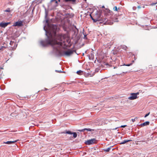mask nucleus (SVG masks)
Returning a JSON list of instances; mask_svg holds the SVG:
<instances>
[{
    "label": "nucleus",
    "mask_w": 157,
    "mask_h": 157,
    "mask_svg": "<svg viewBox=\"0 0 157 157\" xmlns=\"http://www.w3.org/2000/svg\"><path fill=\"white\" fill-rule=\"evenodd\" d=\"M48 13L45 10V18L46 25L44 27V29L45 31V35L47 38L44 40H41L40 43L43 47H46L50 45L53 48L54 51L60 56H69L74 52L75 53V50L69 49L67 51H61L60 47L63 46L64 47H70L71 40L70 38L66 34H59L56 35V32L57 30V25L54 24H50L48 20L47 19Z\"/></svg>",
    "instance_id": "obj_1"
},
{
    "label": "nucleus",
    "mask_w": 157,
    "mask_h": 157,
    "mask_svg": "<svg viewBox=\"0 0 157 157\" xmlns=\"http://www.w3.org/2000/svg\"><path fill=\"white\" fill-rule=\"evenodd\" d=\"M95 18H94L93 20L94 22H96L98 21L102 20L103 21H105V24H108L111 25L113 24V22L110 21L109 20H108V17L106 18L105 17H103V18L101 17V15L100 13H98L97 11H96L95 15L94 16Z\"/></svg>",
    "instance_id": "obj_2"
},
{
    "label": "nucleus",
    "mask_w": 157,
    "mask_h": 157,
    "mask_svg": "<svg viewBox=\"0 0 157 157\" xmlns=\"http://www.w3.org/2000/svg\"><path fill=\"white\" fill-rule=\"evenodd\" d=\"M60 0H51L49 4V6L51 7L52 9L56 7L58 4V2H59Z\"/></svg>",
    "instance_id": "obj_3"
},
{
    "label": "nucleus",
    "mask_w": 157,
    "mask_h": 157,
    "mask_svg": "<svg viewBox=\"0 0 157 157\" xmlns=\"http://www.w3.org/2000/svg\"><path fill=\"white\" fill-rule=\"evenodd\" d=\"M97 140L94 138L91 139L86 141L85 144L87 145H90L96 143Z\"/></svg>",
    "instance_id": "obj_4"
},
{
    "label": "nucleus",
    "mask_w": 157,
    "mask_h": 157,
    "mask_svg": "<svg viewBox=\"0 0 157 157\" xmlns=\"http://www.w3.org/2000/svg\"><path fill=\"white\" fill-rule=\"evenodd\" d=\"M131 96L128 98L129 99L132 100L137 98V97L136 95V94L133 93H131Z\"/></svg>",
    "instance_id": "obj_5"
},
{
    "label": "nucleus",
    "mask_w": 157,
    "mask_h": 157,
    "mask_svg": "<svg viewBox=\"0 0 157 157\" xmlns=\"http://www.w3.org/2000/svg\"><path fill=\"white\" fill-rule=\"evenodd\" d=\"M10 23V22H1L0 23V26L2 28H5L7 26V25Z\"/></svg>",
    "instance_id": "obj_6"
},
{
    "label": "nucleus",
    "mask_w": 157,
    "mask_h": 157,
    "mask_svg": "<svg viewBox=\"0 0 157 157\" xmlns=\"http://www.w3.org/2000/svg\"><path fill=\"white\" fill-rule=\"evenodd\" d=\"M23 25L22 22L21 21H17L15 23L14 25L15 26H21Z\"/></svg>",
    "instance_id": "obj_7"
},
{
    "label": "nucleus",
    "mask_w": 157,
    "mask_h": 157,
    "mask_svg": "<svg viewBox=\"0 0 157 157\" xmlns=\"http://www.w3.org/2000/svg\"><path fill=\"white\" fill-rule=\"evenodd\" d=\"M78 130L81 132H84V131H85V130L89 131L90 132H91V131H94V129H91L90 128H85L83 129H81V130Z\"/></svg>",
    "instance_id": "obj_8"
},
{
    "label": "nucleus",
    "mask_w": 157,
    "mask_h": 157,
    "mask_svg": "<svg viewBox=\"0 0 157 157\" xmlns=\"http://www.w3.org/2000/svg\"><path fill=\"white\" fill-rule=\"evenodd\" d=\"M17 141V140H14V141H7L6 142H4V143L10 144H12L13 143H14L16 142Z\"/></svg>",
    "instance_id": "obj_9"
},
{
    "label": "nucleus",
    "mask_w": 157,
    "mask_h": 157,
    "mask_svg": "<svg viewBox=\"0 0 157 157\" xmlns=\"http://www.w3.org/2000/svg\"><path fill=\"white\" fill-rule=\"evenodd\" d=\"M149 122L147 121L144 122L142 124H141V126H145L147 125H148L149 124Z\"/></svg>",
    "instance_id": "obj_10"
},
{
    "label": "nucleus",
    "mask_w": 157,
    "mask_h": 157,
    "mask_svg": "<svg viewBox=\"0 0 157 157\" xmlns=\"http://www.w3.org/2000/svg\"><path fill=\"white\" fill-rule=\"evenodd\" d=\"M132 141L131 140H124L123 141H122V142H121V143H120V144H125V143H127V142H130V141Z\"/></svg>",
    "instance_id": "obj_11"
},
{
    "label": "nucleus",
    "mask_w": 157,
    "mask_h": 157,
    "mask_svg": "<svg viewBox=\"0 0 157 157\" xmlns=\"http://www.w3.org/2000/svg\"><path fill=\"white\" fill-rule=\"evenodd\" d=\"M111 148V147H110L107 149H104L103 150L105 152H109L110 150V149Z\"/></svg>",
    "instance_id": "obj_12"
},
{
    "label": "nucleus",
    "mask_w": 157,
    "mask_h": 157,
    "mask_svg": "<svg viewBox=\"0 0 157 157\" xmlns=\"http://www.w3.org/2000/svg\"><path fill=\"white\" fill-rule=\"evenodd\" d=\"M107 12H108V15L109 16V15H110V16L109 17V18H110L111 17V15L113 14V12L111 11H110V10H108L107 11Z\"/></svg>",
    "instance_id": "obj_13"
},
{
    "label": "nucleus",
    "mask_w": 157,
    "mask_h": 157,
    "mask_svg": "<svg viewBox=\"0 0 157 157\" xmlns=\"http://www.w3.org/2000/svg\"><path fill=\"white\" fill-rule=\"evenodd\" d=\"M66 2H71L73 3L75 2L76 0H64Z\"/></svg>",
    "instance_id": "obj_14"
},
{
    "label": "nucleus",
    "mask_w": 157,
    "mask_h": 157,
    "mask_svg": "<svg viewBox=\"0 0 157 157\" xmlns=\"http://www.w3.org/2000/svg\"><path fill=\"white\" fill-rule=\"evenodd\" d=\"M62 133H66L69 134H72V132L71 131H67L66 132H62Z\"/></svg>",
    "instance_id": "obj_15"
},
{
    "label": "nucleus",
    "mask_w": 157,
    "mask_h": 157,
    "mask_svg": "<svg viewBox=\"0 0 157 157\" xmlns=\"http://www.w3.org/2000/svg\"><path fill=\"white\" fill-rule=\"evenodd\" d=\"M72 134H73V136L74 138H75L77 136V134L75 132H72Z\"/></svg>",
    "instance_id": "obj_16"
},
{
    "label": "nucleus",
    "mask_w": 157,
    "mask_h": 157,
    "mask_svg": "<svg viewBox=\"0 0 157 157\" xmlns=\"http://www.w3.org/2000/svg\"><path fill=\"white\" fill-rule=\"evenodd\" d=\"M121 48L122 49H124V50H126L127 48V47L125 45H123L121 46Z\"/></svg>",
    "instance_id": "obj_17"
},
{
    "label": "nucleus",
    "mask_w": 157,
    "mask_h": 157,
    "mask_svg": "<svg viewBox=\"0 0 157 157\" xmlns=\"http://www.w3.org/2000/svg\"><path fill=\"white\" fill-rule=\"evenodd\" d=\"M82 72V71L81 70H79L77 71L76 73L78 75H81V73Z\"/></svg>",
    "instance_id": "obj_18"
},
{
    "label": "nucleus",
    "mask_w": 157,
    "mask_h": 157,
    "mask_svg": "<svg viewBox=\"0 0 157 157\" xmlns=\"http://www.w3.org/2000/svg\"><path fill=\"white\" fill-rule=\"evenodd\" d=\"M55 71L56 72H58V73H64V71H61V70H55Z\"/></svg>",
    "instance_id": "obj_19"
},
{
    "label": "nucleus",
    "mask_w": 157,
    "mask_h": 157,
    "mask_svg": "<svg viewBox=\"0 0 157 157\" xmlns=\"http://www.w3.org/2000/svg\"><path fill=\"white\" fill-rule=\"evenodd\" d=\"M138 119L137 117H136L135 118H134V119H132L131 120L133 122H134V121H135L136 120H137V119Z\"/></svg>",
    "instance_id": "obj_20"
},
{
    "label": "nucleus",
    "mask_w": 157,
    "mask_h": 157,
    "mask_svg": "<svg viewBox=\"0 0 157 157\" xmlns=\"http://www.w3.org/2000/svg\"><path fill=\"white\" fill-rule=\"evenodd\" d=\"M5 11L6 12H10V9L9 8H8L6 10H5Z\"/></svg>",
    "instance_id": "obj_21"
},
{
    "label": "nucleus",
    "mask_w": 157,
    "mask_h": 157,
    "mask_svg": "<svg viewBox=\"0 0 157 157\" xmlns=\"http://www.w3.org/2000/svg\"><path fill=\"white\" fill-rule=\"evenodd\" d=\"M113 9L115 11H117V7L116 6H115L114 7Z\"/></svg>",
    "instance_id": "obj_22"
},
{
    "label": "nucleus",
    "mask_w": 157,
    "mask_h": 157,
    "mask_svg": "<svg viewBox=\"0 0 157 157\" xmlns=\"http://www.w3.org/2000/svg\"><path fill=\"white\" fill-rule=\"evenodd\" d=\"M14 43V41H10V45H12Z\"/></svg>",
    "instance_id": "obj_23"
},
{
    "label": "nucleus",
    "mask_w": 157,
    "mask_h": 157,
    "mask_svg": "<svg viewBox=\"0 0 157 157\" xmlns=\"http://www.w3.org/2000/svg\"><path fill=\"white\" fill-rule=\"evenodd\" d=\"M132 63H131L130 64H124V65H125V66H131V65H132Z\"/></svg>",
    "instance_id": "obj_24"
},
{
    "label": "nucleus",
    "mask_w": 157,
    "mask_h": 157,
    "mask_svg": "<svg viewBox=\"0 0 157 157\" xmlns=\"http://www.w3.org/2000/svg\"><path fill=\"white\" fill-rule=\"evenodd\" d=\"M150 113V112H149L148 113H147V114H146L145 115V116H144V117H147V116H148L149 115Z\"/></svg>",
    "instance_id": "obj_25"
},
{
    "label": "nucleus",
    "mask_w": 157,
    "mask_h": 157,
    "mask_svg": "<svg viewBox=\"0 0 157 157\" xmlns=\"http://www.w3.org/2000/svg\"><path fill=\"white\" fill-rule=\"evenodd\" d=\"M157 3V2L155 3H152L151 4V6H154Z\"/></svg>",
    "instance_id": "obj_26"
},
{
    "label": "nucleus",
    "mask_w": 157,
    "mask_h": 157,
    "mask_svg": "<svg viewBox=\"0 0 157 157\" xmlns=\"http://www.w3.org/2000/svg\"><path fill=\"white\" fill-rule=\"evenodd\" d=\"M83 39H87V38L86 37V35H84V37L83 38Z\"/></svg>",
    "instance_id": "obj_27"
},
{
    "label": "nucleus",
    "mask_w": 157,
    "mask_h": 157,
    "mask_svg": "<svg viewBox=\"0 0 157 157\" xmlns=\"http://www.w3.org/2000/svg\"><path fill=\"white\" fill-rule=\"evenodd\" d=\"M126 126H127V125H122L121 126V127L124 128V127H126Z\"/></svg>",
    "instance_id": "obj_28"
},
{
    "label": "nucleus",
    "mask_w": 157,
    "mask_h": 157,
    "mask_svg": "<svg viewBox=\"0 0 157 157\" xmlns=\"http://www.w3.org/2000/svg\"><path fill=\"white\" fill-rule=\"evenodd\" d=\"M90 17L92 19V20H93L94 19V17L92 16L91 14H90Z\"/></svg>",
    "instance_id": "obj_29"
},
{
    "label": "nucleus",
    "mask_w": 157,
    "mask_h": 157,
    "mask_svg": "<svg viewBox=\"0 0 157 157\" xmlns=\"http://www.w3.org/2000/svg\"><path fill=\"white\" fill-rule=\"evenodd\" d=\"M136 94V95L137 96V95L138 94H139V92H137L136 93H135Z\"/></svg>",
    "instance_id": "obj_30"
},
{
    "label": "nucleus",
    "mask_w": 157,
    "mask_h": 157,
    "mask_svg": "<svg viewBox=\"0 0 157 157\" xmlns=\"http://www.w3.org/2000/svg\"><path fill=\"white\" fill-rule=\"evenodd\" d=\"M2 47H3L2 46V47H0V50L2 49Z\"/></svg>",
    "instance_id": "obj_31"
},
{
    "label": "nucleus",
    "mask_w": 157,
    "mask_h": 157,
    "mask_svg": "<svg viewBox=\"0 0 157 157\" xmlns=\"http://www.w3.org/2000/svg\"><path fill=\"white\" fill-rule=\"evenodd\" d=\"M102 8H105V6H102Z\"/></svg>",
    "instance_id": "obj_32"
},
{
    "label": "nucleus",
    "mask_w": 157,
    "mask_h": 157,
    "mask_svg": "<svg viewBox=\"0 0 157 157\" xmlns=\"http://www.w3.org/2000/svg\"><path fill=\"white\" fill-rule=\"evenodd\" d=\"M0 68H1V69H3V67H0Z\"/></svg>",
    "instance_id": "obj_33"
},
{
    "label": "nucleus",
    "mask_w": 157,
    "mask_h": 157,
    "mask_svg": "<svg viewBox=\"0 0 157 157\" xmlns=\"http://www.w3.org/2000/svg\"><path fill=\"white\" fill-rule=\"evenodd\" d=\"M138 8H140V6H138Z\"/></svg>",
    "instance_id": "obj_34"
},
{
    "label": "nucleus",
    "mask_w": 157,
    "mask_h": 157,
    "mask_svg": "<svg viewBox=\"0 0 157 157\" xmlns=\"http://www.w3.org/2000/svg\"><path fill=\"white\" fill-rule=\"evenodd\" d=\"M132 63H134V60H132Z\"/></svg>",
    "instance_id": "obj_35"
},
{
    "label": "nucleus",
    "mask_w": 157,
    "mask_h": 157,
    "mask_svg": "<svg viewBox=\"0 0 157 157\" xmlns=\"http://www.w3.org/2000/svg\"><path fill=\"white\" fill-rule=\"evenodd\" d=\"M83 1H86V0H83Z\"/></svg>",
    "instance_id": "obj_36"
},
{
    "label": "nucleus",
    "mask_w": 157,
    "mask_h": 157,
    "mask_svg": "<svg viewBox=\"0 0 157 157\" xmlns=\"http://www.w3.org/2000/svg\"><path fill=\"white\" fill-rule=\"evenodd\" d=\"M116 68V67H114V69H115V68Z\"/></svg>",
    "instance_id": "obj_37"
},
{
    "label": "nucleus",
    "mask_w": 157,
    "mask_h": 157,
    "mask_svg": "<svg viewBox=\"0 0 157 157\" xmlns=\"http://www.w3.org/2000/svg\"><path fill=\"white\" fill-rule=\"evenodd\" d=\"M45 90H47V89L46 88H45Z\"/></svg>",
    "instance_id": "obj_38"
},
{
    "label": "nucleus",
    "mask_w": 157,
    "mask_h": 157,
    "mask_svg": "<svg viewBox=\"0 0 157 157\" xmlns=\"http://www.w3.org/2000/svg\"><path fill=\"white\" fill-rule=\"evenodd\" d=\"M89 59H90V58L89 57Z\"/></svg>",
    "instance_id": "obj_39"
}]
</instances>
